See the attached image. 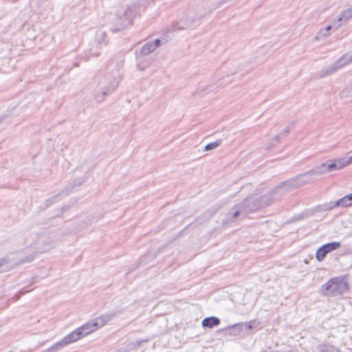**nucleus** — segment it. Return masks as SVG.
I'll list each match as a JSON object with an SVG mask.
<instances>
[{
  "mask_svg": "<svg viewBox=\"0 0 352 352\" xmlns=\"http://www.w3.org/2000/svg\"><path fill=\"white\" fill-rule=\"evenodd\" d=\"M235 210L233 212H229L227 214V219L229 221H234L237 217H239L241 214H242L243 217L247 215V212L243 210V207L242 204L236 206L234 207Z\"/></svg>",
  "mask_w": 352,
  "mask_h": 352,
  "instance_id": "obj_12",
  "label": "nucleus"
},
{
  "mask_svg": "<svg viewBox=\"0 0 352 352\" xmlns=\"http://www.w3.org/2000/svg\"><path fill=\"white\" fill-rule=\"evenodd\" d=\"M296 188H298V185L296 184L294 177H292L288 180L281 182L268 195L272 196L273 202L274 200L280 199L281 197Z\"/></svg>",
  "mask_w": 352,
  "mask_h": 352,
  "instance_id": "obj_5",
  "label": "nucleus"
},
{
  "mask_svg": "<svg viewBox=\"0 0 352 352\" xmlns=\"http://www.w3.org/2000/svg\"><path fill=\"white\" fill-rule=\"evenodd\" d=\"M118 82L111 81L108 84L104 85L100 89L94 94V99L97 102H102L107 96L111 94L118 87Z\"/></svg>",
  "mask_w": 352,
  "mask_h": 352,
  "instance_id": "obj_7",
  "label": "nucleus"
},
{
  "mask_svg": "<svg viewBox=\"0 0 352 352\" xmlns=\"http://www.w3.org/2000/svg\"><path fill=\"white\" fill-rule=\"evenodd\" d=\"M202 18L201 16H199V17H194L190 21H189L188 19H186V25H187V28H194L197 24H195L198 21H199Z\"/></svg>",
  "mask_w": 352,
  "mask_h": 352,
  "instance_id": "obj_26",
  "label": "nucleus"
},
{
  "mask_svg": "<svg viewBox=\"0 0 352 352\" xmlns=\"http://www.w3.org/2000/svg\"><path fill=\"white\" fill-rule=\"evenodd\" d=\"M214 89L213 85L200 86L197 89L196 93L200 96H204L205 94L212 91Z\"/></svg>",
  "mask_w": 352,
  "mask_h": 352,
  "instance_id": "obj_20",
  "label": "nucleus"
},
{
  "mask_svg": "<svg viewBox=\"0 0 352 352\" xmlns=\"http://www.w3.org/2000/svg\"><path fill=\"white\" fill-rule=\"evenodd\" d=\"M155 0H138L136 3L126 8L122 16L116 18V24L111 28L113 32L124 29L132 22L136 14L146 10V7Z\"/></svg>",
  "mask_w": 352,
  "mask_h": 352,
  "instance_id": "obj_1",
  "label": "nucleus"
},
{
  "mask_svg": "<svg viewBox=\"0 0 352 352\" xmlns=\"http://www.w3.org/2000/svg\"><path fill=\"white\" fill-rule=\"evenodd\" d=\"M272 203V197L270 195L266 194L263 196L257 195L250 196L246 198L241 204L243 210L249 214L255 212L264 207L270 205Z\"/></svg>",
  "mask_w": 352,
  "mask_h": 352,
  "instance_id": "obj_3",
  "label": "nucleus"
},
{
  "mask_svg": "<svg viewBox=\"0 0 352 352\" xmlns=\"http://www.w3.org/2000/svg\"><path fill=\"white\" fill-rule=\"evenodd\" d=\"M220 324V320L216 316H210L205 318L202 322L201 325L204 328H212Z\"/></svg>",
  "mask_w": 352,
  "mask_h": 352,
  "instance_id": "obj_16",
  "label": "nucleus"
},
{
  "mask_svg": "<svg viewBox=\"0 0 352 352\" xmlns=\"http://www.w3.org/2000/svg\"><path fill=\"white\" fill-rule=\"evenodd\" d=\"M116 316V313L103 314L98 318L91 320L81 327H78L82 331L83 337L92 333L96 329L105 325L109 321Z\"/></svg>",
  "mask_w": 352,
  "mask_h": 352,
  "instance_id": "obj_4",
  "label": "nucleus"
},
{
  "mask_svg": "<svg viewBox=\"0 0 352 352\" xmlns=\"http://www.w3.org/2000/svg\"><path fill=\"white\" fill-rule=\"evenodd\" d=\"M152 44L156 45V48H157V47H159L161 45V41L159 38H157L155 40V41L153 43L152 42Z\"/></svg>",
  "mask_w": 352,
  "mask_h": 352,
  "instance_id": "obj_35",
  "label": "nucleus"
},
{
  "mask_svg": "<svg viewBox=\"0 0 352 352\" xmlns=\"http://www.w3.org/2000/svg\"><path fill=\"white\" fill-rule=\"evenodd\" d=\"M104 34H105V32H102V33H101V36H103V35H104Z\"/></svg>",
  "mask_w": 352,
  "mask_h": 352,
  "instance_id": "obj_42",
  "label": "nucleus"
},
{
  "mask_svg": "<svg viewBox=\"0 0 352 352\" xmlns=\"http://www.w3.org/2000/svg\"><path fill=\"white\" fill-rule=\"evenodd\" d=\"M155 49L156 45H153L151 42H148L142 46L140 50V53L144 56H147L153 52Z\"/></svg>",
  "mask_w": 352,
  "mask_h": 352,
  "instance_id": "obj_17",
  "label": "nucleus"
},
{
  "mask_svg": "<svg viewBox=\"0 0 352 352\" xmlns=\"http://www.w3.org/2000/svg\"><path fill=\"white\" fill-rule=\"evenodd\" d=\"M26 292H28V291H27V290H25V289H24V288H23V289H21V290L18 292V294L16 295V296L17 297V299H19V298L21 297V296H22V295H23V294H25Z\"/></svg>",
  "mask_w": 352,
  "mask_h": 352,
  "instance_id": "obj_32",
  "label": "nucleus"
},
{
  "mask_svg": "<svg viewBox=\"0 0 352 352\" xmlns=\"http://www.w3.org/2000/svg\"><path fill=\"white\" fill-rule=\"evenodd\" d=\"M282 138V133L277 134L271 140L269 146L266 147V149H272L276 144L280 142V139Z\"/></svg>",
  "mask_w": 352,
  "mask_h": 352,
  "instance_id": "obj_25",
  "label": "nucleus"
},
{
  "mask_svg": "<svg viewBox=\"0 0 352 352\" xmlns=\"http://www.w3.org/2000/svg\"><path fill=\"white\" fill-rule=\"evenodd\" d=\"M221 144H222V140L219 139V140H216L215 142H210V143L206 144L205 146L204 151H207L213 150V149L216 148L217 147H218L219 146H220Z\"/></svg>",
  "mask_w": 352,
  "mask_h": 352,
  "instance_id": "obj_22",
  "label": "nucleus"
},
{
  "mask_svg": "<svg viewBox=\"0 0 352 352\" xmlns=\"http://www.w3.org/2000/svg\"><path fill=\"white\" fill-rule=\"evenodd\" d=\"M83 182L84 181H74L72 184H69L65 189L63 190L61 192L47 199L45 202V208H48L52 204H53L60 195L64 194L65 195H68L76 186L82 185Z\"/></svg>",
  "mask_w": 352,
  "mask_h": 352,
  "instance_id": "obj_9",
  "label": "nucleus"
},
{
  "mask_svg": "<svg viewBox=\"0 0 352 352\" xmlns=\"http://www.w3.org/2000/svg\"><path fill=\"white\" fill-rule=\"evenodd\" d=\"M332 204H333V206L335 208H336V207H341V203H340V199H338V201H332Z\"/></svg>",
  "mask_w": 352,
  "mask_h": 352,
  "instance_id": "obj_34",
  "label": "nucleus"
},
{
  "mask_svg": "<svg viewBox=\"0 0 352 352\" xmlns=\"http://www.w3.org/2000/svg\"><path fill=\"white\" fill-rule=\"evenodd\" d=\"M9 258H0V273L4 272L8 268V265L9 264Z\"/></svg>",
  "mask_w": 352,
  "mask_h": 352,
  "instance_id": "obj_24",
  "label": "nucleus"
},
{
  "mask_svg": "<svg viewBox=\"0 0 352 352\" xmlns=\"http://www.w3.org/2000/svg\"><path fill=\"white\" fill-rule=\"evenodd\" d=\"M318 350L320 352H340L338 348L330 344H320Z\"/></svg>",
  "mask_w": 352,
  "mask_h": 352,
  "instance_id": "obj_19",
  "label": "nucleus"
},
{
  "mask_svg": "<svg viewBox=\"0 0 352 352\" xmlns=\"http://www.w3.org/2000/svg\"><path fill=\"white\" fill-rule=\"evenodd\" d=\"M256 327V322L254 320H251L248 322H243V329L246 330L252 329Z\"/></svg>",
  "mask_w": 352,
  "mask_h": 352,
  "instance_id": "obj_27",
  "label": "nucleus"
},
{
  "mask_svg": "<svg viewBox=\"0 0 352 352\" xmlns=\"http://www.w3.org/2000/svg\"><path fill=\"white\" fill-rule=\"evenodd\" d=\"M332 29V25H329L325 28V32H329Z\"/></svg>",
  "mask_w": 352,
  "mask_h": 352,
  "instance_id": "obj_39",
  "label": "nucleus"
},
{
  "mask_svg": "<svg viewBox=\"0 0 352 352\" xmlns=\"http://www.w3.org/2000/svg\"><path fill=\"white\" fill-rule=\"evenodd\" d=\"M341 246V243L337 241H332L320 246L316 252V258L318 261L320 262L324 260L326 255Z\"/></svg>",
  "mask_w": 352,
  "mask_h": 352,
  "instance_id": "obj_8",
  "label": "nucleus"
},
{
  "mask_svg": "<svg viewBox=\"0 0 352 352\" xmlns=\"http://www.w3.org/2000/svg\"><path fill=\"white\" fill-rule=\"evenodd\" d=\"M349 93V90H344L342 93H341V98H344L346 94Z\"/></svg>",
  "mask_w": 352,
  "mask_h": 352,
  "instance_id": "obj_38",
  "label": "nucleus"
},
{
  "mask_svg": "<svg viewBox=\"0 0 352 352\" xmlns=\"http://www.w3.org/2000/svg\"><path fill=\"white\" fill-rule=\"evenodd\" d=\"M340 24H339V25H338L336 27V29H338V28H339V26H340Z\"/></svg>",
  "mask_w": 352,
  "mask_h": 352,
  "instance_id": "obj_43",
  "label": "nucleus"
},
{
  "mask_svg": "<svg viewBox=\"0 0 352 352\" xmlns=\"http://www.w3.org/2000/svg\"><path fill=\"white\" fill-rule=\"evenodd\" d=\"M327 162L329 173L344 168V164H343L341 158L336 159L334 160H328Z\"/></svg>",
  "mask_w": 352,
  "mask_h": 352,
  "instance_id": "obj_13",
  "label": "nucleus"
},
{
  "mask_svg": "<svg viewBox=\"0 0 352 352\" xmlns=\"http://www.w3.org/2000/svg\"><path fill=\"white\" fill-rule=\"evenodd\" d=\"M323 207H324L323 209L326 211L331 210L333 208H335V207L333 206L332 201L324 205Z\"/></svg>",
  "mask_w": 352,
  "mask_h": 352,
  "instance_id": "obj_31",
  "label": "nucleus"
},
{
  "mask_svg": "<svg viewBox=\"0 0 352 352\" xmlns=\"http://www.w3.org/2000/svg\"><path fill=\"white\" fill-rule=\"evenodd\" d=\"M92 54L94 56H96L99 55V54H98V53H93Z\"/></svg>",
  "mask_w": 352,
  "mask_h": 352,
  "instance_id": "obj_41",
  "label": "nucleus"
},
{
  "mask_svg": "<svg viewBox=\"0 0 352 352\" xmlns=\"http://www.w3.org/2000/svg\"><path fill=\"white\" fill-rule=\"evenodd\" d=\"M82 332V331H80V329L77 328L76 330L73 331L67 336L63 338L62 339L63 342H64L65 345H67L80 340L83 337Z\"/></svg>",
  "mask_w": 352,
  "mask_h": 352,
  "instance_id": "obj_11",
  "label": "nucleus"
},
{
  "mask_svg": "<svg viewBox=\"0 0 352 352\" xmlns=\"http://www.w3.org/2000/svg\"><path fill=\"white\" fill-rule=\"evenodd\" d=\"M352 17V6L348 9H346L340 13L338 18V21H342L349 19Z\"/></svg>",
  "mask_w": 352,
  "mask_h": 352,
  "instance_id": "obj_18",
  "label": "nucleus"
},
{
  "mask_svg": "<svg viewBox=\"0 0 352 352\" xmlns=\"http://www.w3.org/2000/svg\"><path fill=\"white\" fill-rule=\"evenodd\" d=\"M327 173H329L327 168V162H323L319 166H315L314 168L311 169V173H312V175H314L316 178Z\"/></svg>",
  "mask_w": 352,
  "mask_h": 352,
  "instance_id": "obj_15",
  "label": "nucleus"
},
{
  "mask_svg": "<svg viewBox=\"0 0 352 352\" xmlns=\"http://www.w3.org/2000/svg\"><path fill=\"white\" fill-rule=\"evenodd\" d=\"M347 201H349V204L352 206V192L347 195H345Z\"/></svg>",
  "mask_w": 352,
  "mask_h": 352,
  "instance_id": "obj_33",
  "label": "nucleus"
},
{
  "mask_svg": "<svg viewBox=\"0 0 352 352\" xmlns=\"http://www.w3.org/2000/svg\"><path fill=\"white\" fill-rule=\"evenodd\" d=\"M66 345L65 344L64 342H63V340H61L60 341L56 342V344H53L52 346L48 348V349L50 352H56L61 349L62 348H63Z\"/></svg>",
  "mask_w": 352,
  "mask_h": 352,
  "instance_id": "obj_23",
  "label": "nucleus"
},
{
  "mask_svg": "<svg viewBox=\"0 0 352 352\" xmlns=\"http://www.w3.org/2000/svg\"><path fill=\"white\" fill-rule=\"evenodd\" d=\"M294 122H291V123L289 124V126H287L284 129V131H283V132H281V133H282V138H283V136H286V135H287V134L289 133V131H290V130H291L292 126H294Z\"/></svg>",
  "mask_w": 352,
  "mask_h": 352,
  "instance_id": "obj_28",
  "label": "nucleus"
},
{
  "mask_svg": "<svg viewBox=\"0 0 352 352\" xmlns=\"http://www.w3.org/2000/svg\"><path fill=\"white\" fill-rule=\"evenodd\" d=\"M42 352H50V351H49V349H45V350L43 351Z\"/></svg>",
  "mask_w": 352,
  "mask_h": 352,
  "instance_id": "obj_40",
  "label": "nucleus"
},
{
  "mask_svg": "<svg viewBox=\"0 0 352 352\" xmlns=\"http://www.w3.org/2000/svg\"><path fill=\"white\" fill-rule=\"evenodd\" d=\"M243 329V322L236 323L224 329L227 334L230 336L239 335Z\"/></svg>",
  "mask_w": 352,
  "mask_h": 352,
  "instance_id": "obj_14",
  "label": "nucleus"
},
{
  "mask_svg": "<svg viewBox=\"0 0 352 352\" xmlns=\"http://www.w3.org/2000/svg\"><path fill=\"white\" fill-rule=\"evenodd\" d=\"M343 164H344V167L349 165L351 163H352V155L349 157H342L341 158Z\"/></svg>",
  "mask_w": 352,
  "mask_h": 352,
  "instance_id": "obj_30",
  "label": "nucleus"
},
{
  "mask_svg": "<svg viewBox=\"0 0 352 352\" xmlns=\"http://www.w3.org/2000/svg\"><path fill=\"white\" fill-rule=\"evenodd\" d=\"M294 179L298 185V188H300L314 182L316 177L311 173V170H309L304 173L294 177Z\"/></svg>",
  "mask_w": 352,
  "mask_h": 352,
  "instance_id": "obj_10",
  "label": "nucleus"
},
{
  "mask_svg": "<svg viewBox=\"0 0 352 352\" xmlns=\"http://www.w3.org/2000/svg\"><path fill=\"white\" fill-rule=\"evenodd\" d=\"M321 33H322V36L323 37H327L329 35V32H325V30H321Z\"/></svg>",
  "mask_w": 352,
  "mask_h": 352,
  "instance_id": "obj_37",
  "label": "nucleus"
},
{
  "mask_svg": "<svg viewBox=\"0 0 352 352\" xmlns=\"http://www.w3.org/2000/svg\"><path fill=\"white\" fill-rule=\"evenodd\" d=\"M349 289V285L344 278L338 276L330 279L320 287V293L327 297H337Z\"/></svg>",
  "mask_w": 352,
  "mask_h": 352,
  "instance_id": "obj_2",
  "label": "nucleus"
},
{
  "mask_svg": "<svg viewBox=\"0 0 352 352\" xmlns=\"http://www.w3.org/2000/svg\"><path fill=\"white\" fill-rule=\"evenodd\" d=\"M340 203H341V207H349L351 206V205L349 204V201H347L345 196L340 199Z\"/></svg>",
  "mask_w": 352,
  "mask_h": 352,
  "instance_id": "obj_29",
  "label": "nucleus"
},
{
  "mask_svg": "<svg viewBox=\"0 0 352 352\" xmlns=\"http://www.w3.org/2000/svg\"><path fill=\"white\" fill-rule=\"evenodd\" d=\"M148 341V339H145V340H138L135 342L129 343L126 346V351L133 350V349H136L138 346H140V344L142 342H147Z\"/></svg>",
  "mask_w": 352,
  "mask_h": 352,
  "instance_id": "obj_21",
  "label": "nucleus"
},
{
  "mask_svg": "<svg viewBox=\"0 0 352 352\" xmlns=\"http://www.w3.org/2000/svg\"><path fill=\"white\" fill-rule=\"evenodd\" d=\"M352 61V57H348L346 55L342 56L338 60L330 65L327 69L321 71L320 78L325 77L329 74L335 73L338 69L346 65Z\"/></svg>",
  "mask_w": 352,
  "mask_h": 352,
  "instance_id": "obj_6",
  "label": "nucleus"
},
{
  "mask_svg": "<svg viewBox=\"0 0 352 352\" xmlns=\"http://www.w3.org/2000/svg\"><path fill=\"white\" fill-rule=\"evenodd\" d=\"M69 208V207L68 206H64L63 207H62L60 215L63 214L64 212L67 211Z\"/></svg>",
  "mask_w": 352,
  "mask_h": 352,
  "instance_id": "obj_36",
  "label": "nucleus"
}]
</instances>
